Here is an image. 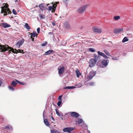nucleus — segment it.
Returning <instances> with one entry per match:
<instances>
[{"label":"nucleus","mask_w":133,"mask_h":133,"mask_svg":"<svg viewBox=\"0 0 133 133\" xmlns=\"http://www.w3.org/2000/svg\"><path fill=\"white\" fill-rule=\"evenodd\" d=\"M9 5L8 4H5L3 7H2L1 13H4V16L7 15L8 14H10L11 12L10 11L9 9L8 8Z\"/></svg>","instance_id":"obj_1"},{"label":"nucleus","mask_w":133,"mask_h":133,"mask_svg":"<svg viewBox=\"0 0 133 133\" xmlns=\"http://www.w3.org/2000/svg\"><path fill=\"white\" fill-rule=\"evenodd\" d=\"M89 6V5L86 4L81 7L78 9L77 10L78 12L80 14L84 13L86 11L88 7Z\"/></svg>","instance_id":"obj_2"},{"label":"nucleus","mask_w":133,"mask_h":133,"mask_svg":"<svg viewBox=\"0 0 133 133\" xmlns=\"http://www.w3.org/2000/svg\"><path fill=\"white\" fill-rule=\"evenodd\" d=\"M97 61L94 58H91L89 60V66L92 67L94 66L96 64Z\"/></svg>","instance_id":"obj_3"},{"label":"nucleus","mask_w":133,"mask_h":133,"mask_svg":"<svg viewBox=\"0 0 133 133\" xmlns=\"http://www.w3.org/2000/svg\"><path fill=\"white\" fill-rule=\"evenodd\" d=\"M74 128L71 127H67L64 128L63 129V131L65 132H68V133H70L71 131L74 130Z\"/></svg>","instance_id":"obj_4"},{"label":"nucleus","mask_w":133,"mask_h":133,"mask_svg":"<svg viewBox=\"0 0 133 133\" xmlns=\"http://www.w3.org/2000/svg\"><path fill=\"white\" fill-rule=\"evenodd\" d=\"M24 42V39H22L16 43V48H19L21 46L23 43Z\"/></svg>","instance_id":"obj_5"},{"label":"nucleus","mask_w":133,"mask_h":133,"mask_svg":"<svg viewBox=\"0 0 133 133\" xmlns=\"http://www.w3.org/2000/svg\"><path fill=\"white\" fill-rule=\"evenodd\" d=\"M6 51L8 50L10 53H11V52H12L13 53H15L17 51L16 49H14L8 46L7 47L6 46Z\"/></svg>","instance_id":"obj_6"},{"label":"nucleus","mask_w":133,"mask_h":133,"mask_svg":"<svg viewBox=\"0 0 133 133\" xmlns=\"http://www.w3.org/2000/svg\"><path fill=\"white\" fill-rule=\"evenodd\" d=\"M8 45H2L0 44V50L1 52H4L6 50V46L7 47Z\"/></svg>","instance_id":"obj_7"},{"label":"nucleus","mask_w":133,"mask_h":133,"mask_svg":"<svg viewBox=\"0 0 133 133\" xmlns=\"http://www.w3.org/2000/svg\"><path fill=\"white\" fill-rule=\"evenodd\" d=\"M59 68H58V73L59 74H62L64 72L65 68L63 66H60Z\"/></svg>","instance_id":"obj_8"},{"label":"nucleus","mask_w":133,"mask_h":133,"mask_svg":"<svg viewBox=\"0 0 133 133\" xmlns=\"http://www.w3.org/2000/svg\"><path fill=\"white\" fill-rule=\"evenodd\" d=\"M109 62L108 60L103 59L102 61V63L103 66V67H106L108 65Z\"/></svg>","instance_id":"obj_9"},{"label":"nucleus","mask_w":133,"mask_h":133,"mask_svg":"<svg viewBox=\"0 0 133 133\" xmlns=\"http://www.w3.org/2000/svg\"><path fill=\"white\" fill-rule=\"evenodd\" d=\"M70 115L72 117L77 118L79 116V115L76 112H70Z\"/></svg>","instance_id":"obj_10"},{"label":"nucleus","mask_w":133,"mask_h":133,"mask_svg":"<svg viewBox=\"0 0 133 133\" xmlns=\"http://www.w3.org/2000/svg\"><path fill=\"white\" fill-rule=\"evenodd\" d=\"M123 30V28H121V29L115 28L114 30V32L117 34L120 32H122Z\"/></svg>","instance_id":"obj_11"},{"label":"nucleus","mask_w":133,"mask_h":133,"mask_svg":"<svg viewBox=\"0 0 133 133\" xmlns=\"http://www.w3.org/2000/svg\"><path fill=\"white\" fill-rule=\"evenodd\" d=\"M93 30L95 32L99 33H101L102 32V29L99 28H93Z\"/></svg>","instance_id":"obj_12"},{"label":"nucleus","mask_w":133,"mask_h":133,"mask_svg":"<svg viewBox=\"0 0 133 133\" xmlns=\"http://www.w3.org/2000/svg\"><path fill=\"white\" fill-rule=\"evenodd\" d=\"M76 122V124L78 125L82 123L83 122V120L81 118H78L75 121Z\"/></svg>","instance_id":"obj_13"},{"label":"nucleus","mask_w":133,"mask_h":133,"mask_svg":"<svg viewBox=\"0 0 133 133\" xmlns=\"http://www.w3.org/2000/svg\"><path fill=\"white\" fill-rule=\"evenodd\" d=\"M93 56L94 58V59H95L97 61L98 60H99L101 58V57L98 55H97L96 54L94 55Z\"/></svg>","instance_id":"obj_14"},{"label":"nucleus","mask_w":133,"mask_h":133,"mask_svg":"<svg viewBox=\"0 0 133 133\" xmlns=\"http://www.w3.org/2000/svg\"><path fill=\"white\" fill-rule=\"evenodd\" d=\"M2 26L5 28L10 27L11 25L6 23H2Z\"/></svg>","instance_id":"obj_15"},{"label":"nucleus","mask_w":133,"mask_h":133,"mask_svg":"<svg viewBox=\"0 0 133 133\" xmlns=\"http://www.w3.org/2000/svg\"><path fill=\"white\" fill-rule=\"evenodd\" d=\"M64 26L65 28L68 29H70V26L68 23L67 22H65L64 23Z\"/></svg>","instance_id":"obj_16"},{"label":"nucleus","mask_w":133,"mask_h":133,"mask_svg":"<svg viewBox=\"0 0 133 133\" xmlns=\"http://www.w3.org/2000/svg\"><path fill=\"white\" fill-rule=\"evenodd\" d=\"M76 76L78 77L81 75V74L80 72L79 71L78 69L76 70Z\"/></svg>","instance_id":"obj_17"},{"label":"nucleus","mask_w":133,"mask_h":133,"mask_svg":"<svg viewBox=\"0 0 133 133\" xmlns=\"http://www.w3.org/2000/svg\"><path fill=\"white\" fill-rule=\"evenodd\" d=\"M30 34L31 35V38H32V37H35L36 36H37L38 35L35 32H33L32 33H30Z\"/></svg>","instance_id":"obj_18"},{"label":"nucleus","mask_w":133,"mask_h":133,"mask_svg":"<svg viewBox=\"0 0 133 133\" xmlns=\"http://www.w3.org/2000/svg\"><path fill=\"white\" fill-rule=\"evenodd\" d=\"M44 121L45 124L47 126L49 127L50 126V124H49L47 119H44Z\"/></svg>","instance_id":"obj_19"},{"label":"nucleus","mask_w":133,"mask_h":133,"mask_svg":"<svg viewBox=\"0 0 133 133\" xmlns=\"http://www.w3.org/2000/svg\"><path fill=\"white\" fill-rule=\"evenodd\" d=\"M54 52V51L52 50H49L46 52L44 54L45 55H47L48 54H50L51 52Z\"/></svg>","instance_id":"obj_20"},{"label":"nucleus","mask_w":133,"mask_h":133,"mask_svg":"<svg viewBox=\"0 0 133 133\" xmlns=\"http://www.w3.org/2000/svg\"><path fill=\"white\" fill-rule=\"evenodd\" d=\"M17 84V83L16 81H13L11 82V85L12 87H15L16 86Z\"/></svg>","instance_id":"obj_21"},{"label":"nucleus","mask_w":133,"mask_h":133,"mask_svg":"<svg viewBox=\"0 0 133 133\" xmlns=\"http://www.w3.org/2000/svg\"><path fill=\"white\" fill-rule=\"evenodd\" d=\"M76 87L75 86H68L64 88V89H73L75 88Z\"/></svg>","instance_id":"obj_22"},{"label":"nucleus","mask_w":133,"mask_h":133,"mask_svg":"<svg viewBox=\"0 0 133 133\" xmlns=\"http://www.w3.org/2000/svg\"><path fill=\"white\" fill-rule=\"evenodd\" d=\"M120 18V16H115L113 17V19L115 21H117Z\"/></svg>","instance_id":"obj_23"},{"label":"nucleus","mask_w":133,"mask_h":133,"mask_svg":"<svg viewBox=\"0 0 133 133\" xmlns=\"http://www.w3.org/2000/svg\"><path fill=\"white\" fill-rule=\"evenodd\" d=\"M25 27L28 30L30 29H31L30 27L29 26L28 24L27 23H26L25 24Z\"/></svg>","instance_id":"obj_24"},{"label":"nucleus","mask_w":133,"mask_h":133,"mask_svg":"<svg viewBox=\"0 0 133 133\" xmlns=\"http://www.w3.org/2000/svg\"><path fill=\"white\" fill-rule=\"evenodd\" d=\"M51 133H59V132L57 130L54 129L51 130Z\"/></svg>","instance_id":"obj_25"},{"label":"nucleus","mask_w":133,"mask_h":133,"mask_svg":"<svg viewBox=\"0 0 133 133\" xmlns=\"http://www.w3.org/2000/svg\"><path fill=\"white\" fill-rule=\"evenodd\" d=\"M90 73L91 75L94 76L95 75L96 72L94 71H90Z\"/></svg>","instance_id":"obj_26"},{"label":"nucleus","mask_w":133,"mask_h":133,"mask_svg":"<svg viewBox=\"0 0 133 133\" xmlns=\"http://www.w3.org/2000/svg\"><path fill=\"white\" fill-rule=\"evenodd\" d=\"M89 50L90 51L92 52H94L95 51V50L92 48H89Z\"/></svg>","instance_id":"obj_27"},{"label":"nucleus","mask_w":133,"mask_h":133,"mask_svg":"<svg viewBox=\"0 0 133 133\" xmlns=\"http://www.w3.org/2000/svg\"><path fill=\"white\" fill-rule=\"evenodd\" d=\"M97 53H98V55L99 56H103L104 54V53H103L101 52H100L99 51H98L97 52Z\"/></svg>","instance_id":"obj_28"},{"label":"nucleus","mask_w":133,"mask_h":133,"mask_svg":"<svg viewBox=\"0 0 133 133\" xmlns=\"http://www.w3.org/2000/svg\"><path fill=\"white\" fill-rule=\"evenodd\" d=\"M104 51L105 52L106 54L107 55L111 56L110 54V53H109V52L106 50H104Z\"/></svg>","instance_id":"obj_29"},{"label":"nucleus","mask_w":133,"mask_h":133,"mask_svg":"<svg viewBox=\"0 0 133 133\" xmlns=\"http://www.w3.org/2000/svg\"><path fill=\"white\" fill-rule=\"evenodd\" d=\"M39 17H40L41 19H44L45 18V16L42 14H40Z\"/></svg>","instance_id":"obj_30"},{"label":"nucleus","mask_w":133,"mask_h":133,"mask_svg":"<svg viewBox=\"0 0 133 133\" xmlns=\"http://www.w3.org/2000/svg\"><path fill=\"white\" fill-rule=\"evenodd\" d=\"M11 126L10 125H8L4 127V129H10V128H11Z\"/></svg>","instance_id":"obj_31"},{"label":"nucleus","mask_w":133,"mask_h":133,"mask_svg":"<svg viewBox=\"0 0 133 133\" xmlns=\"http://www.w3.org/2000/svg\"><path fill=\"white\" fill-rule=\"evenodd\" d=\"M89 84L90 86H94L95 85V83L94 82H91L89 83Z\"/></svg>","instance_id":"obj_32"},{"label":"nucleus","mask_w":133,"mask_h":133,"mask_svg":"<svg viewBox=\"0 0 133 133\" xmlns=\"http://www.w3.org/2000/svg\"><path fill=\"white\" fill-rule=\"evenodd\" d=\"M55 110L56 114L57 115H58L59 116L60 115V114L58 112V111L57 110V109H56Z\"/></svg>","instance_id":"obj_33"},{"label":"nucleus","mask_w":133,"mask_h":133,"mask_svg":"<svg viewBox=\"0 0 133 133\" xmlns=\"http://www.w3.org/2000/svg\"><path fill=\"white\" fill-rule=\"evenodd\" d=\"M47 44V43L45 42V43L42 44L41 45L42 46H45Z\"/></svg>","instance_id":"obj_34"},{"label":"nucleus","mask_w":133,"mask_h":133,"mask_svg":"<svg viewBox=\"0 0 133 133\" xmlns=\"http://www.w3.org/2000/svg\"><path fill=\"white\" fill-rule=\"evenodd\" d=\"M8 88L10 90L12 91H14V89L12 87L9 86L8 87Z\"/></svg>","instance_id":"obj_35"},{"label":"nucleus","mask_w":133,"mask_h":133,"mask_svg":"<svg viewBox=\"0 0 133 133\" xmlns=\"http://www.w3.org/2000/svg\"><path fill=\"white\" fill-rule=\"evenodd\" d=\"M12 12L15 15H16L17 14V13L16 11V10L15 9H13L12 10Z\"/></svg>","instance_id":"obj_36"},{"label":"nucleus","mask_w":133,"mask_h":133,"mask_svg":"<svg viewBox=\"0 0 133 133\" xmlns=\"http://www.w3.org/2000/svg\"><path fill=\"white\" fill-rule=\"evenodd\" d=\"M62 103V101H58L57 104V105L58 106H60L61 104Z\"/></svg>","instance_id":"obj_37"},{"label":"nucleus","mask_w":133,"mask_h":133,"mask_svg":"<svg viewBox=\"0 0 133 133\" xmlns=\"http://www.w3.org/2000/svg\"><path fill=\"white\" fill-rule=\"evenodd\" d=\"M93 76H92L91 75H89V80H91V79H92L93 78Z\"/></svg>","instance_id":"obj_38"},{"label":"nucleus","mask_w":133,"mask_h":133,"mask_svg":"<svg viewBox=\"0 0 133 133\" xmlns=\"http://www.w3.org/2000/svg\"><path fill=\"white\" fill-rule=\"evenodd\" d=\"M52 9H53L52 7V6H49V7L48 10L50 11Z\"/></svg>","instance_id":"obj_39"},{"label":"nucleus","mask_w":133,"mask_h":133,"mask_svg":"<svg viewBox=\"0 0 133 133\" xmlns=\"http://www.w3.org/2000/svg\"><path fill=\"white\" fill-rule=\"evenodd\" d=\"M40 28H38L37 29V33L39 34L40 32Z\"/></svg>","instance_id":"obj_40"},{"label":"nucleus","mask_w":133,"mask_h":133,"mask_svg":"<svg viewBox=\"0 0 133 133\" xmlns=\"http://www.w3.org/2000/svg\"><path fill=\"white\" fill-rule=\"evenodd\" d=\"M62 95H60L58 97V100H59L60 101H62L61 98L62 97Z\"/></svg>","instance_id":"obj_41"},{"label":"nucleus","mask_w":133,"mask_h":133,"mask_svg":"<svg viewBox=\"0 0 133 133\" xmlns=\"http://www.w3.org/2000/svg\"><path fill=\"white\" fill-rule=\"evenodd\" d=\"M16 81L17 82V83H18L19 84H22V83L21 82L19 81H18V80H16Z\"/></svg>","instance_id":"obj_42"},{"label":"nucleus","mask_w":133,"mask_h":133,"mask_svg":"<svg viewBox=\"0 0 133 133\" xmlns=\"http://www.w3.org/2000/svg\"><path fill=\"white\" fill-rule=\"evenodd\" d=\"M103 57L106 59H107L108 58V57L106 56V55L104 54V55L103 56Z\"/></svg>","instance_id":"obj_43"},{"label":"nucleus","mask_w":133,"mask_h":133,"mask_svg":"<svg viewBox=\"0 0 133 133\" xmlns=\"http://www.w3.org/2000/svg\"><path fill=\"white\" fill-rule=\"evenodd\" d=\"M111 59L114 60H117L118 59L117 57H112L111 58Z\"/></svg>","instance_id":"obj_44"},{"label":"nucleus","mask_w":133,"mask_h":133,"mask_svg":"<svg viewBox=\"0 0 133 133\" xmlns=\"http://www.w3.org/2000/svg\"><path fill=\"white\" fill-rule=\"evenodd\" d=\"M52 24L54 26H55V25H56L55 22V21H54L53 22H52Z\"/></svg>","instance_id":"obj_45"},{"label":"nucleus","mask_w":133,"mask_h":133,"mask_svg":"<svg viewBox=\"0 0 133 133\" xmlns=\"http://www.w3.org/2000/svg\"><path fill=\"white\" fill-rule=\"evenodd\" d=\"M18 51H19V52H18V50H17V51L18 52H20V53H21L22 52V51H23V50H20V49H19L18 50Z\"/></svg>","instance_id":"obj_46"},{"label":"nucleus","mask_w":133,"mask_h":133,"mask_svg":"<svg viewBox=\"0 0 133 133\" xmlns=\"http://www.w3.org/2000/svg\"><path fill=\"white\" fill-rule=\"evenodd\" d=\"M128 40L129 39H128L127 37H125V42L128 41Z\"/></svg>","instance_id":"obj_47"},{"label":"nucleus","mask_w":133,"mask_h":133,"mask_svg":"<svg viewBox=\"0 0 133 133\" xmlns=\"http://www.w3.org/2000/svg\"><path fill=\"white\" fill-rule=\"evenodd\" d=\"M78 87H81L82 85L81 83H79L78 84Z\"/></svg>","instance_id":"obj_48"},{"label":"nucleus","mask_w":133,"mask_h":133,"mask_svg":"<svg viewBox=\"0 0 133 133\" xmlns=\"http://www.w3.org/2000/svg\"><path fill=\"white\" fill-rule=\"evenodd\" d=\"M56 6H55L54 5H53L52 6L53 8L54 9H55L56 8Z\"/></svg>","instance_id":"obj_49"},{"label":"nucleus","mask_w":133,"mask_h":133,"mask_svg":"<svg viewBox=\"0 0 133 133\" xmlns=\"http://www.w3.org/2000/svg\"><path fill=\"white\" fill-rule=\"evenodd\" d=\"M52 9V12H54L55 11V9Z\"/></svg>","instance_id":"obj_50"},{"label":"nucleus","mask_w":133,"mask_h":133,"mask_svg":"<svg viewBox=\"0 0 133 133\" xmlns=\"http://www.w3.org/2000/svg\"><path fill=\"white\" fill-rule=\"evenodd\" d=\"M122 42L123 43L125 42V37H124L123 38V40H122Z\"/></svg>","instance_id":"obj_51"},{"label":"nucleus","mask_w":133,"mask_h":133,"mask_svg":"<svg viewBox=\"0 0 133 133\" xmlns=\"http://www.w3.org/2000/svg\"><path fill=\"white\" fill-rule=\"evenodd\" d=\"M51 119L53 120L54 121V118L53 117V116H51Z\"/></svg>","instance_id":"obj_52"},{"label":"nucleus","mask_w":133,"mask_h":133,"mask_svg":"<svg viewBox=\"0 0 133 133\" xmlns=\"http://www.w3.org/2000/svg\"><path fill=\"white\" fill-rule=\"evenodd\" d=\"M41 4H40L39 5V7L40 8H41V7H42V8H43V6H41Z\"/></svg>","instance_id":"obj_53"},{"label":"nucleus","mask_w":133,"mask_h":133,"mask_svg":"<svg viewBox=\"0 0 133 133\" xmlns=\"http://www.w3.org/2000/svg\"><path fill=\"white\" fill-rule=\"evenodd\" d=\"M2 83V81L1 80H0V86H1V84Z\"/></svg>","instance_id":"obj_54"},{"label":"nucleus","mask_w":133,"mask_h":133,"mask_svg":"<svg viewBox=\"0 0 133 133\" xmlns=\"http://www.w3.org/2000/svg\"><path fill=\"white\" fill-rule=\"evenodd\" d=\"M32 40L33 41H34V37H32Z\"/></svg>","instance_id":"obj_55"},{"label":"nucleus","mask_w":133,"mask_h":133,"mask_svg":"<svg viewBox=\"0 0 133 133\" xmlns=\"http://www.w3.org/2000/svg\"><path fill=\"white\" fill-rule=\"evenodd\" d=\"M17 1H18V0H15V2H17Z\"/></svg>","instance_id":"obj_56"},{"label":"nucleus","mask_w":133,"mask_h":133,"mask_svg":"<svg viewBox=\"0 0 133 133\" xmlns=\"http://www.w3.org/2000/svg\"><path fill=\"white\" fill-rule=\"evenodd\" d=\"M76 85V86H77V84Z\"/></svg>","instance_id":"obj_57"}]
</instances>
